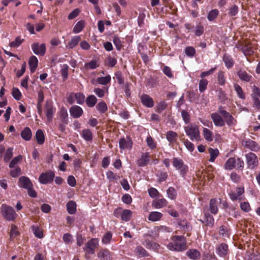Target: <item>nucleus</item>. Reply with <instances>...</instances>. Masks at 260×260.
<instances>
[{"mask_svg": "<svg viewBox=\"0 0 260 260\" xmlns=\"http://www.w3.org/2000/svg\"><path fill=\"white\" fill-rule=\"evenodd\" d=\"M171 242L167 245V248L172 251H183L187 249L186 240L182 236L175 235L171 237Z\"/></svg>", "mask_w": 260, "mask_h": 260, "instance_id": "obj_1", "label": "nucleus"}, {"mask_svg": "<svg viewBox=\"0 0 260 260\" xmlns=\"http://www.w3.org/2000/svg\"><path fill=\"white\" fill-rule=\"evenodd\" d=\"M69 123V115L67 110L65 108L62 107L59 111L58 120L55 122V124L58 126V129L63 133Z\"/></svg>", "mask_w": 260, "mask_h": 260, "instance_id": "obj_2", "label": "nucleus"}, {"mask_svg": "<svg viewBox=\"0 0 260 260\" xmlns=\"http://www.w3.org/2000/svg\"><path fill=\"white\" fill-rule=\"evenodd\" d=\"M186 135L192 141L199 142L201 141L199 126L196 124L191 123L184 127Z\"/></svg>", "mask_w": 260, "mask_h": 260, "instance_id": "obj_3", "label": "nucleus"}, {"mask_svg": "<svg viewBox=\"0 0 260 260\" xmlns=\"http://www.w3.org/2000/svg\"><path fill=\"white\" fill-rule=\"evenodd\" d=\"M1 212L3 217L8 221H14L17 216L14 209L6 204H2Z\"/></svg>", "mask_w": 260, "mask_h": 260, "instance_id": "obj_4", "label": "nucleus"}, {"mask_svg": "<svg viewBox=\"0 0 260 260\" xmlns=\"http://www.w3.org/2000/svg\"><path fill=\"white\" fill-rule=\"evenodd\" d=\"M247 167L248 169L254 170L258 165L257 156L253 152H249L245 154Z\"/></svg>", "mask_w": 260, "mask_h": 260, "instance_id": "obj_5", "label": "nucleus"}, {"mask_svg": "<svg viewBox=\"0 0 260 260\" xmlns=\"http://www.w3.org/2000/svg\"><path fill=\"white\" fill-rule=\"evenodd\" d=\"M98 246V239L92 238L85 244V246L83 247V250L86 254H93Z\"/></svg>", "mask_w": 260, "mask_h": 260, "instance_id": "obj_6", "label": "nucleus"}, {"mask_svg": "<svg viewBox=\"0 0 260 260\" xmlns=\"http://www.w3.org/2000/svg\"><path fill=\"white\" fill-rule=\"evenodd\" d=\"M241 143L243 146L252 151L257 152L260 150L259 144L250 139L244 138L242 140Z\"/></svg>", "mask_w": 260, "mask_h": 260, "instance_id": "obj_7", "label": "nucleus"}, {"mask_svg": "<svg viewBox=\"0 0 260 260\" xmlns=\"http://www.w3.org/2000/svg\"><path fill=\"white\" fill-rule=\"evenodd\" d=\"M45 108L46 115L48 122H51L56 111V108L53 106V103L50 100L46 101Z\"/></svg>", "mask_w": 260, "mask_h": 260, "instance_id": "obj_8", "label": "nucleus"}, {"mask_svg": "<svg viewBox=\"0 0 260 260\" xmlns=\"http://www.w3.org/2000/svg\"><path fill=\"white\" fill-rule=\"evenodd\" d=\"M55 176L54 173L52 171H49L42 173L39 176V182L43 184H46L53 181Z\"/></svg>", "mask_w": 260, "mask_h": 260, "instance_id": "obj_9", "label": "nucleus"}, {"mask_svg": "<svg viewBox=\"0 0 260 260\" xmlns=\"http://www.w3.org/2000/svg\"><path fill=\"white\" fill-rule=\"evenodd\" d=\"M31 47L34 53L37 55L43 56L46 53V45L44 43L35 42L31 44Z\"/></svg>", "mask_w": 260, "mask_h": 260, "instance_id": "obj_10", "label": "nucleus"}, {"mask_svg": "<svg viewBox=\"0 0 260 260\" xmlns=\"http://www.w3.org/2000/svg\"><path fill=\"white\" fill-rule=\"evenodd\" d=\"M244 192L245 189L244 187H237L236 188V191H231L229 193V196L231 200L233 201L242 200L243 199L242 195L244 193Z\"/></svg>", "mask_w": 260, "mask_h": 260, "instance_id": "obj_11", "label": "nucleus"}, {"mask_svg": "<svg viewBox=\"0 0 260 260\" xmlns=\"http://www.w3.org/2000/svg\"><path fill=\"white\" fill-rule=\"evenodd\" d=\"M216 252L221 257H225L229 253V246L226 243H220L216 246Z\"/></svg>", "mask_w": 260, "mask_h": 260, "instance_id": "obj_12", "label": "nucleus"}, {"mask_svg": "<svg viewBox=\"0 0 260 260\" xmlns=\"http://www.w3.org/2000/svg\"><path fill=\"white\" fill-rule=\"evenodd\" d=\"M211 118L216 126L222 127L225 125V121L218 113L214 112L211 114Z\"/></svg>", "mask_w": 260, "mask_h": 260, "instance_id": "obj_13", "label": "nucleus"}, {"mask_svg": "<svg viewBox=\"0 0 260 260\" xmlns=\"http://www.w3.org/2000/svg\"><path fill=\"white\" fill-rule=\"evenodd\" d=\"M97 256L100 260H112V254L107 248H102L97 253Z\"/></svg>", "mask_w": 260, "mask_h": 260, "instance_id": "obj_14", "label": "nucleus"}, {"mask_svg": "<svg viewBox=\"0 0 260 260\" xmlns=\"http://www.w3.org/2000/svg\"><path fill=\"white\" fill-rule=\"evenodd\" d=\"M18 186L20 187L27 189L30 187H32L33 185L30 180V179L26 176H21L19 178L18 180Z\"/></svg>", "mask_w": 260, "mask_h": 260, "instance_id": "obj_15", "label": "nucleus"}, {"mask_svg": "<svg viewBox=\"0 0 260 260\" xmlns=\"http://www.w3.org/2000/svg\"><path fill=\"white\" fill-rule=\"evenodd\" d=\"M142 104L147 108H152L154 106L153 100L149 95L143 93L140 97Z\"/></svg>", "mask_w": 260, "mask_h": 260, "instance_id": "obj_16", "label": "nucleus"}, {"mask_svg": "<svg viewBox=\"0 0 260 260\" xmlns=\"http://www.w3.org/2000/svg\"><path fill=\"white\" fill-rule=\"evenodd\" d=\"M69 112L71 116L74 118H78L80 117L83 113L82 109L77 105L72 106L70 108Z\"/></svg>", "mask_w": 260, "mask_h": 260, "instance_id": "obj_17", "label": "nucleus"}, {"mask_svg": "<svg viewBox=\"0 0 260 260\" xmlns=\"http://www.w3.org/2000/svg\"><path fill=\"white\" fill-rule=\"evenodd\" d=\"M150 157L148 152L143 153L140 158L137 160L138 166L141 167L146 166L150 160Z\"/></svg>", "mask_w": 260, "mask_h": 260, "instance_id": "obj_18", "label": "nucleus"}, {"mask_svg": "<svg viewBox=\"0 0 260 260\" xmlns=\"http://www.w3.org/2000/svg\"><path fill=\"white\" fill-rule=\"evenodd\" d=\"M237 75L242 81L245 82H250L253 79L252 76L249 75L246 71L243 69H240L237 72Z\"/></svg>", "mask_w": 260, "mask_h": 260, "instance_id": "obj_19", "label": "nucleus"}, {"mask_svg": "<svg viewBox=\"0 0 260 260\" xmlns=\"http://www.w3.org/2000/svg\"><path fill=\"white\" fill-rule=\"evenodd\" d=\"M132 141L129 137L126 138V139L122 138L119 141V148L121 150L131 148L132 147Z\"/></svg>", "mask_w": 260, "mask_h": 260, "instance_id": "obj_20", "label": "nucleus"}, {"mask_svg": "<svg viewBox=\"0 0 260 260\" xmlns=\"http://www.w3.org/2000/svg\"><path fill=\"white\" fill-rule=\"evenodd\" d=\"M168 202L165 199H157L152 202V206L156 209H160L166 206Z\"/></svg>", "mask_w": 260, "mask_h": 260, "instance_id": "obj_21", "label": "nucleus"}, {"mask_svg": "<svg viewBox=\"0 0 260 260\" xmlns=\"http://www.w3.org/2000/svg\"><path fill=\"white\" fill-rule=\"evenodd\" d=\"M38 64V60L36 56L32 55L28 60V65L30 72L33 73L36 70Z\"/></svg>", "mask_w": 260, "mask_h": 260, "instance_id": "obj_22", "label": "nucleus"}, {"mask_svg": "<svg viewBox=\"0 0 260 260\" xmlns=\"http://www.w3.org/2000/svg\"><path fill=\"white\" fill-rule=\"evenodd\" d=\"M223 114V118L227 125L229 126L235 125L236 120H235L233 116L227 111L222 112Z\"/></svg>", "mask_w": 260, "mask_h": 260, "instance_id": "obj_23", "label": "nucleus"}, {"mask_svg": "<svg viewBox=\"0 0 260 260\" xmlns=\"http://www.w3.org/2000/svg\"><path fill=\"white\" fill-rule=\"evenodd\" d=\"M218 202L216 199L212 198L210 200L209 203V210L213 214H216L218 212L217 207Z\"/></svg>", "mask_w": 260, "mask_h": 260, "instance_id": "obj_24", "label": "nucleus"}, {"mask_svg": "<svg viewBox=\"0 0 260 260\" xmlns=\"http://www.w3.org/2000/svg\"><path fill=\"white\" fill-rule=\"evenodd\" d=\"M186 255L191 259L198 260L201 256V253L197 249H190L186 252Z\"/></svg>", "mask_w": 260, "mask_h": 260, "instance_id": "obj_25", "label": "nucleus"}, {"mask_svg": "<svg viewBox=\"0 0 260 260\" xmlns=\"http://www.w3.org/2000/svg\"><path fill=\"white\" fill-rule=\"evenodd\" d=\"M205 225L212 228L214 224V219L210 213L204 212Z\"/></svg>", "mask_w": 260, "mask_h": 260, "instance_id": "obj_26", "label": "nucleus"}, {"mask_svg": "<svg viewBox=\"0 0 260 260\" xmlns=\"http://www.w3.org/2000/svg\"><path fill=\"white\" fill-rule=\"evenodd\" d=\"M21 137L25 141H29L32 137V132L28 127H25L21 132Z\"/></svg>", "mask_w": 260, "mask_h": 260, "instance_id": "obj_27", "label": "nucleus"}, {"mask_svg": "<svg viewBox=\"0 0 260 260\" xmlns=\"http://www.w3.org/2000/svg\"><path fill=\"white\" fill-rule=\"evenodd\" d=\"M81 39L80 36H74L71 40L69 42L68 44L66 45V47L69 49H73L79 43Z\"/></svg>", "mask_w": 260, "mask_h": 260, "instance_id": "obj_28", "label": "nucleus"}, {"mask_svg": "<svg viewBox=\"0 0 260 260\" xmlns=\"http://www.w3.org/2000/svg\"><path fill=\"white\" fill-rule=\"evenodd\" d=\"M223 61L225 63V67L228 69L232 68L234 64V60L232 56L226 53H225L223 56Z\"/></svg>", "mask_w": 260, "mask_h": 260, "instance_id": "obj_29", "label": "nucleus"}, {"mask_svg": "<svg viewBox=\"0 0 260 260\" xmlns=\"http://www.w3.org/2000/svg\"><path fill=\"white\" fill-rule=\"evenodd\" d=\"M178 134L172 131H169L167 132L166 139L170 143L174 144L177 141Z\"/></svg>", "mask_w": 260, "mask_h": 260, "instance_id": "obj_30", "label": "nucleus"}, {"mask_svg": "<svg viewBox=\"0 0 260 260\" xmlns=\"http://www.w3.org/2000/svg\"><path fill=\"white\" fill-rule=\"evenodd\" d=\"M81 135L87 142H91L93 139V135L89 129H84L82 131Z\"/></svg>", "mask_w": 260, "mask_h": 260, "instance_id": "obj_31", "label": "nucleus"}, {"mask_svg": "<svg viewBox=\"0 0 260 260\" xmlns=\"http://www.w3.org/2000/svg\"><path fill=\"white\" fill-rule=\"evenodd\" d=\"M236 159L235 157H230L225 162L224 168L228 170H231L236 167Z\"/></svg>", "mask_w": 260, "mask_h": 260, "instance_id": "obj_32", "label": "nucleus"}, {"mask_svg": "<svg viewBox=\"0 0 260 260\" xmlns=\"http://www.w3.org/2000/svg\"><path fill=\"white\" fill-rule=\"evenodd\" d=\"M134 252L139 257H147L149 256V253L141 246H137Z\"/></svg>", "mask_w": 260, "mask_h": 260, "instance_id": "obj_33", "label": "nucleus"}, {"mask_svg": "<svg viewBox=\"0 0 260 260\" xmlns=\"http://www.w3.org/2000/svg\"><path fill=\"white\" fill-rule=\"evenodd\" d=\"M35 138L38 144L42 145L45 141V136L42 129H38L36 133Z\"/></svg>", "mask_w": 260, "mask_h": 260, "instance_id": "obj_34", "label": "nucleus"}, {"mask_svg": "<svg viewBox=\"0 0 260 260\" xmlns=\"http://www.w3.org/2000/svg\"><path fill=\"white\" fill-rule=\"evenodd\" d=\"M203 135L205 139L208 142H212L213 140V133L207 128H203Z\"/></svg>", "mask_w": 260, "mask_h": 260, "instance_id": "obj_35", "label": "nucleus"}, {"mask_svg": "<svg viewBox=\"0 0 260 260\" xmlns=\"http://www.w3.org/2000/svg\"><path fill=\"white\" fill-rule=\"evenodd\" d=\"M162 217V214L160 212L154 211L151 212L148 216V219L152 221L159 220Z\"/></svg>", "mask_w": 260, "mask_h": 260, "instance_id": "obj_36", "label": "nucleus"}, {"mask_svg": "<svg viewBox=\"0 0 260 260\" xmlns=\"http://www.w3.org/2000/svg\"><path fill=\"white\" fill-rule=\"evenodd\" d=\"M217 80L219 85L224 86L226 83L225 72L222 71H219L217 75Z\"/></svg>", "mask_w": 260, "mask_h": 260, "instance_id": "obj_37", "label": "nucleus"}, {"mask_svg": "<svg viewBox=\"0 0 260 260\" xmlns=\"http://www.w3.org/2000/svg\"><path fill=\"white\" fill-rule=\"evenodd\" d=\"M68 212L70 214H73L76 212V204L73 201H70L67 204Z\"/></svg>", "mask_w": 260, "mask_h": 260, "instance_id": "obj_38", "label": "nucleus"}, {"mask_svg": "<svg viewBox=\"0 0 260 260\" xmlns=\"http://www.w3.org/2000/svg\"><path fill=\"white\" fill-rule=\"evenodd\" d=\"M217 96L218 100H219L220 103H224L225 102L228 100V97L226 96V94L225 92L222 89V88H219L217 90Z\"/></svg>", "mask_w": 260, "mask_h": 260, "instance_id": "obj_39", "label": "nucleus"}, {"mask_svg": "<svg viewBox=\"0 0 260 260\" xmlns=\"http://www.w3.org/2000/svg\"><path fill=\"white\" fill-rule=\"evenodd\" d=\"M86 104L88 107H93L97 102V99L94 95H90L86 99Z\"/></svg>", "mask_w": 260, "mask_h": 260, "instance_id": "obj_40", "label": "nucleus"}, {"mask_svg": "<svg viewBox=\"0 0 260 260\" xmlns=\"http://www.w3.org/2000/svg\"><path fill=\"white\" fill-rule=\"evenodd\" d=\"M240 49L242 51L245 56L252 55L254 53L252 47L249 45L242 46Z\"/></svg>", "mask_w": 260, "mask_h": 260, "instance_id": "obj_41", "label": "nucleus"}, {"mask_svg": "<svg viewBox=\"0 0 260 260\" xmlns=\"http://www.w3.org/2000/svg\"><path fill=\"white\" fill-rule=\"evenodd\" d=\"M234 87L238 96L241 99H245V94L244 93L242 87L238 84H234Z\"/></svg>", "mask_w": 260, "mask_h": 260, "instance_id": "obj_42", "label": "nucleus"}, {"mask_svg": "<svg viewBox=\"0 0 260 260\" xmlns=\"http://www.w3.org/2000/svg\"><path fill=\"white\" fill-rule=\"evenodd\" d=\"M85 26V22L84 20L78 21L73 28V32L75 34L81 32Z\"/></svg>", "mask_w": 260, "mask_h": 260, "instance_id": "obj_43", "label": "nucleus"}, {"mask_svg": "<svg viewBox=\"0 0 260 260\" xmlns=\"http://www.w3.org/2000/svg\"><path fill=\"white\" fill-rule=\"evenodd\" d=\"M132 212L131 210L125 209L123 210L121 214V218L122 220L128 221L130 220Z\"/></svg>", "mask_w": 260, "mask_h": 260, "instance_id": "obj_44", "label": "nucleus"}, {"mask_svg": "<svg viewBox=\"0 0 260 260\" xmlns=\"http://www.w3.org/2000/svg\"><path fill=\"white\" fill-rule=\"evenodd\" d=\"M209 152L210 154V157L209 159V161L213 162L214 161L216 158L219 154V151L217 149H213L212 148H210L209 149Z\"/></svg>", "mask_w": 260, "mask_h": 260, "instance_id": "obj_45", "label": "nucleus"}, {"mask_svg": "<svg viewBox=\"0 0 260 260\" xmlns=\"http://www.w3.org/2000/svg\"><path fill=\"white\" fill-rule=\"evenodd\" d=\"M177 170L179 171L180 176L183 178L185 179L186 176L188 172V167L187 165L184 164Z\"/></svg>", "mask_w": 260, "mask_h": 260, "instance_id": "obj_46", "label": "nucleus"}, {"mask_svg": "<svg viewBox=\"0 0 260 260\" xmlns=\"http://www.w3.org/2000/svg\"><path fill=\"white\" fill-rule=\"evenodd\" d=\"M218 15V10L217 9H213L208 14L207 19L209 21H213L217 18Z\"/></svg>", "mask_w": 260, "mask_h": 260, "instance_id": "obj_47", "label": "nucleus"}, {"mask_svg": "<svg viewBox=\"0 0 260 260\" xmlns=\"http://www.w3.org/2000/svg\"><path fill=\"white\" fill-rule=\"evenodd\" d=\"M168 104L165 101H160L156 106L155 111L158 113H160L167 107Z\"/></svg>", "mask_w": 260, "mask_h": 260, "instance_id": "obj_48", "label": "nucleus"}, {"mask_svg": "<svg viewBox=\"0 0 260 260\" xmlns=\"http://www.w3.org/2000/svg\"><path fill=\"white\" fill-rule=\"evenodd\" d=\"M208 84V81L205 79H202L200 80L199 83V89L200 92H204L207 88Z\"/></svg>", "mask_w": 260, "mask_h": 260, "instance_id": "obj_49", "label": "nucleus"}, {"mask_svg": "<svg viewBox=\"0 0 260 260\" xmlns=\"http://www.w3.org/2000/svg\"><path fill=\"white\" fill-rule=\"evenodd\" d=\"M184 164V161L180 157H174L173 158L172 164L176 170L179 169Z\"/></svg>", "mask_w": 260, "mask_h": 260, "instance_id": "obj_50", "label": "nucleus"}, {"mask_svg": "<svg viewBox=\"0 0 260 260\" xmlns=\"http://www.w3.org/2000/svg\"><path fill=\"white\" fill-rule=\"evenodd\" d=\"M99 64L98 63L97 61L94 59H92L89 62L86 63L84 65L86 69L93 70L98 67Z\"/></svg>", "mask_w": 260, "mask_h": 260, "instance_id": "obj_51", "label": "nucleus"}, {"mask_svg": "<svg viewBox=\"0 0 260 260\" xmlns=\"http://www.w3.org/2000/svg\"><path fill=\"white\" fill-rule=\"evenodd\" d=\"M202 260H218V258L214 253L205 252L203 254Z\"/></svg>", "mask_w": 260, "mask_h": 260, "instance_id": "obj_52", "label": "nucleus"}, {"mask_svg": "<svg viewBox=\"0 0 260 260\" xmlns=\"http://www.w3.org/2000/svg\"><path fill=\"white\" fill-rule=\"evenodd\" d=\"M168 197L171 200H175L177 197V191L173 187H169L167 190Z\"/></svg>", "mask_w": 260, "mask_h": 260, "instance_id": "obj_53", "label": "nucleus"}, {"mask_svg": "<svg viewBox=\"0 0 260 260\" xmlns=\"http://www.w3.org/2000/svg\"><path fill=\"white\" fill-rule=\"evenodd\" d=\"M142 244L145 246L147 249H156L159 245L155 242H152L149 240L146 239Z\"/></svg>", "mask_w": 260, "mask_h": 260, "instance_id": "obj_54", "label": "nucleus"}, {"mask_svg": "<svg viewBox=\"0 0 260 260\" xmlns=\"http://www.w3.org/2000/svg\"><path fill=\"white\" fill-rule=\"evenodd\" d=\"M96 108L97 110L101 113H104L107 110V105L104 101L99 103L96 106Z\"/></svg>", "mask_w": 260, "mask_h": 260, "instance_id": "obj_55", "label": "nucleus"}, {"mask_svg": "<svg viewBox=\"0 0 260 260\" xmlns=\"http://www.w3.org/2000/svg\"><path fill=\"white\" fill-rule=\"evenodd\" d=\"M111 81V76L107 75L105 77H99L97 78V82L101 85H107Z\"/></svg>", "mask_w": 260, "mask_h": 260, "instance_id": "obj_56", "label": "nucleus"}, {"mask_svg": "<svg viewBox=\"0 0 260 260\" xmlns=\"http://www.w3.org/2000/svg\"><path fill=\"white\" fill-rule=\"evenodd\" d=\"M13 148L11 147H9L7 149L4 157L5 162H8L12 158L13 156Z\"/></svg>", "mask_w": 260, "mask_h": 260, "instance_id": "obj_57", "label": "nucleus"}, {"mask_svg": "<svg viewBox=\"0 0 260 260\" xmlns=\"http://www.w3.org/2000/svg\"><path fill=\"white\" fill-rule=\"evenodd\" d=\"M204 26L200 22L196 26L194 30V35L197 37H200L204 34Z\"/></svg>", "mask_w": 260, "mask_h": 260, "instance_id": "obj_58", "label": "nucleus"}, {"mask_svg": "<svg viewBox=\"0 0 260 260\" xmlns=\"http://www.w3.org/2000/svg\"><path fill=\"white\" fill-rule=\"evenodd\" d=\"M31 228L35 237L39 239L43 237V232L39 227L33 225Z\"/></svg>", "mask_w": 260, "mask_h": 260, "instance_id": "obj_59", "label": "nucleus"}, {"mask_svg": "<svg viewBox=\"0 0 260 260\" xmlns=\"http://www.w3.org/2000/svg\"><path fill=\"white\" fill-rule=\"evenodd\" d=\"M85 95L83 93L77 92L75 93V99L77 103L79 105H82L85 102Z\"/></svg>", "mask_w": 260, "mask_h": 260, "instance_id": "obj_60", "label": "nucleus"}, {"mask_svg": "<svg viewBox=\"0 0 260 260\" xmlns=\"http://www.w3.org/2000/svg\"><path fill=\"white\" fill-rule=\"evenodd\" d=\"M19 235V232L17 230V227L15 224H12L10 231V238L13 239Z\"/></svg>", "mask_w": 260, "mask_h": 260, "instance_id": "obj_61", "label": "nucleus"}, {"mask_svg": "<svg viewBox=\"0 0 260 260\" xmlns=\"http://www.w3.org/2000/svg\"><path fill=\"white\" fill-rule=\"evenodd\" d=\"M196 52V49L192 46H188L185 48V53L189 57H192L195 55Z\"/></svg>", "mask_w": 260, "mask_h": 260, "instance_id": "obj_62", "label": "nucleus"}, {"mask_svg": "<svg viewBox=\"0 0 260 260\" xmlns=\"http://www.w3.org/2000/svg\"><path fill=\"white\" fill-rule=\"evenodd\" d=\"M23 41L24 40L21 39L20 37L18 36L16 38L14 41H12L10 43V46L11 47H18L22 44Z\"/></svg>", "mask_w": 260, "mask_h": 260, "instance_id": "obj_63", "label": "nucleus"}, {"mask_svg": "<svg viewBox=\"0 0 260 260\" xmlns=\"http://www.w3.org/2000/svg\"><path fill=\"white\" fill-rule=\"evenodd\" d=\"M238 12L239 8L238 6L234 5L230 8L228 14L230 16H235L238 14Z\"/></svg>", "mask_w": 260, "mask_h": 260, "instance_id": "obj_64", "label": "nucleus"}]
</instances>
